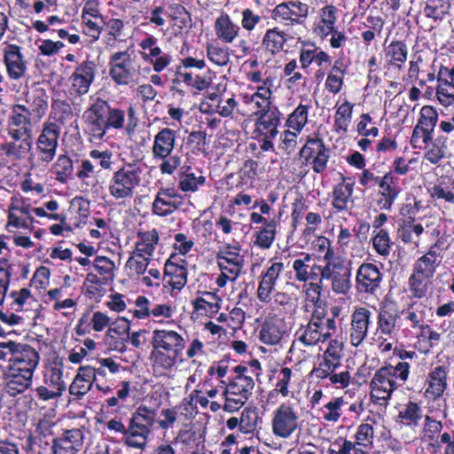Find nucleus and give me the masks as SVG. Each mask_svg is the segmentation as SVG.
I'll return each instance as SVG.
<instances>
[{
    "instance_id": "680f3d73",
    "label": "nucleus",
    "mask_w": 454,
    "mask_h": 454,
    "mask_svg": "<svg viewBox=\"0 0 454 454\" xmlns=\"http://www.w3.org/2000/svg\"><path fill=\"white\" fill-rule=\"evenodd\" d=\"M355 105L345 100L340 105L334 114V130L337 133H346L352 119L353 108Z\"/></svg>"
},
{
    "instance_id": "423d86ee",
    "label": "nucleus",
    "mask_w": 454,
    "mask_h": 454,
    "mask_svg": "<svg viewBox=\"0 0 454 454\" xmlns=\"http://www.w3.org/2000/svg\"><path fill=\"white\" fill-rule=\"evenodd\" d=\"M142 169L139 166L126 163L114 171L108 182V192L115 200H127L134 197L141 184Z\"/></svg>"
},
{
    "instance_id": "412c9836",
    "label": "nucleus",
    "mask_w": 454,
    "mask_h": 454,
    "mask_svg": "<svg viewBox=\"0 0 454 454\" xmlns=\"http://www.w3.org/2000/svg\"><path fill=\"white\" fill-rule=\"evenodd\" d=\"M130 321L125 317H118L109 325L105 342L109 350L123 354L127 351L129 340Z\"/></svg>"
},
{
    "instance_id": "6e6552de",
    "label": "nucleus",
    "mask_w": 454,
    "mask_h": 454,
    "mask_svg": "<svg viewBox=\"0 0 454 454\" xmlns=\"http://www.w3.org/2000/svg\"><path fill=\"white\" fill-rule=\"evenodd\" d=\"M254 128L253 137L261 142L262 152L274 151L273 140L278 135V127L281 123L282 113L278 106L266 109L263 112H254Z\"/></svg>"
},
{
    "instance_id": "20e7f679",
    "label": "nucleus",
    "mask_w": 454,
    "mask_h": 454,
    "mask_svg": "<svg viewBox=\"0 0 454 454\" xmlns=\"http://www.w3.org/2000/svg\"><path fill=\"white\" fill-rule=\"evenodd\" d=\"M410 373L411 365L405 361H399L395 365L386 364L377 369L369 383L372 401L387 405L393 394L408 380Z\"/></svg>"
},
{
    "instance_id": "5fc2aeb1",
    "label": "nucleus",
    "mask_w": 454,
    "mask_h": 454,
    "mask_svg": "<svg viewBox=\"0 0 454 454\" xmlns=\"http://www.w3.org/2000/svg\"><path fill=\"white\" fill-rule=\"evenodd\" d=\"M124 20L118 18H108L106 16L104 27V43L106 48H113L116 42L123 35Z\"/></svg>"
},
{
    "instance_id": "de8ad7c7",
    "label": "nucleus",
    "mask_w": 454,
    "mask_h": 454,
    "mask_svg": "<svg viewBox=\"0 0 454 454\" xmlns=\"http://www.w3.org/2000/svg\"><path fill=\"white\" fill-rule=\"evenodd\" d=\"M323 285L321 283L309 282L308 288L304 290L307 299L314 304L310 319L317 321H324L328 318L326 303L321 300Z\"/></svg>"
},
{
    "instance_id": "b1692460",
    "label": "nucleus",
    "mask_w": 454,
    "mask_h": 454,
    "mask_svg": "<svg viewBox=\"0 0 454 454\" xmlns=\"http://www.w3.org/2000/svg\"><path fill=\"white\" fill-rule=\"evenodd\" d=\"M400 318V310L394 302L382 301L377 311L376 333L387 337L385 340L395 337L397 320Z\"/></svg>"
},
{
    "instance_id": "0e129e2a",
    "label": "nucleus",
    "mask_w": 454,
    "mask_h": 454,
    "mask_svg": "<svg viewBox=\"0 0 454 454\" xmlns=\"http://www.w3.org/2000/svg\"><path fill=\"white\" fill-rule=\"evenodd\" d=\"M415 303L409 304L408 308L403 310H400V317H403V333L407 336V332H410V329L417 330L419 327L422 326V324L425 322V311H418L413 309V306Z\"/></svg>"
},
{
    "instance_id": "a878e982",
    "label": "nucleus",
    "mask_w": 454,
    "mask_h": 454,
    "mask_svg": "<svg viewBox=\"0 0 454 454\" xmlns=\"http://www.w3.org/2000/svg\"><path fill=\"white\" fill-rule=\"evenodd\" d=\"M164 279L174 290H182L187 284L188 269L185 259L172 253L166 260L163 270Z\"/></svg>"
},
{
    "instance_id": "052dcab7",
    "label": "nucleus",
    "mask_w": 454,
    "mask_h": 454,
    "mask_svg": "<svg viewBox=\"0 0 454 454\" xmlns=\"http://www.w3.org/2000/svg\"><path fill=\"white\" fill-rule=\"evenodd\" d=\"M301 333L299 336V340L306 347L315 346L319 342H325L331 339L333 333L325 332V334H320L317 331L314 321L309 319L308 324L301 329Z\"/></svg>"
},
{
    "instance_id": "dca6fc26",
    "label": "nucleus",
    "mask_w": 454,
    "mask_h": 454,
    "mask_svg": "<svg viewBox=\"0 0 454 454\" xmlns=\"http://www.w3.org/2000/svg\"><path fill=\"white\" fill-rule=\"evenodd\" d=\"M269 263L270 265L261 272L256 291L257 299L262 303H269L272 301V294L285 270L283 262L270 260Z\"/></svg>"
},
{
    "instance_id": "4be33fe9",
    "label": "nucleus",
    "mask_w": 454,
    "mask_h": 454,
    "mask_svg": "<svg viewBox=\"0 0 454 454\" xmlns=\"http://www.w3.org/2000/svg\"><path fill=\"white\" fill-rule=\"evenodd\" d=\"M449 365L433 366L427 374V387L424 398L428 402H437L448 388Z\"/></svg>"
},
{
    "instance_id": "6ab92c4d",
    "label": "nucleus",
    "mask_w": 454,
    "mask_h": 454,
    "mask_svg": "<svg viewBox=\"0 0 454 454\" xmlns=\"http://www.w3.org/2000/svg\"><path fill=\"white\" fill-rule=\"evenodd\" d=\"M3 50V61L8 78L11 81H20L26 76L27 62L18 44L4 43Z\"/></svg>"
},
{
    "instance_id": "c756f323",
    "label": "nucleus",
    "mask_w": 454,
    "mask_h": 454,
    "mask_svg": "<svg viewBox=\"0 0 454 454\" xmlns=\"http://www.w3.org/2000/svg\"><path fill=\"white\" fill-rule=\"evenodd\" d=\"M97 74V65L94 60L85 59L79 63L74 73L69 77L72 88L78 96L85 95L89 92Z\"/></svg>"
},
{
    "instance_id": "ddd939ff",
    "label": "nucleus",
    "mask_w": 454,
    "mask_h": 454,
    "mask_svg": "<svg viewBox=\"0 0 454 454\" xmlns=\"http://www.w3.org/2000/svg\"><path fill=\"white\" fill-rule=\"evenodd\" d=\"M109 76L117 86L130 85L136 81L135 60L128 50L118 51L109 56Z\"/></svg>"
},
{
    "instance_id": "6e6d98bb",
    "label": "nucleus",
    "mask_w": 454,
    "mask_h": 454,
    "mask_svg": "<svg viewBox=\"0 0 454 454\" xmlns=\"http://www.w3.org/2000/svg\"><path fill=\"white\" fill-rule=\"evenodd\" d=\"M448 137L440 135L429 142L426 147L424 158L431 164H438L446 156Z\"/></svg>"
},
{
    "instance_id": "473e14b6",
    "label": "nucleus",
    "mask_w": 454,
    "mask_h": 454,
    "mask_svg": "<svg viewBox=\"0 0 454 454\" xmlns=\"http://www.w3.org/2000/svg\"><path fill=\"white\" fill-rule=\"evenodd\" d=\"M372 312L364 307L356 308L351 315L350 343L358 347L365 339L371 323Z\"/></svg>"
},
{
    "instance_id": "7c9ffc66",
    "label": "nucleus",
    "mask_w": 454,
    "mask_h": 454,
    "mask_svg": "<svg viewBox=\"0 0 454 454\" xmlns=\"http://www.w3.org/2000/svg\"><path fill=\"white\" fill-rule=\"evenodd\" d=\"M354 179L344 176H341L340 181L333 186L331 206L335 214L344 213L349 210L348 204L354 201Z\"/></svg>"
},
{
    "instance_id": "1a4fd4ad",
    "label": "nucleus",
    "mask_w": 454,
    "mask_h": 454,
    "mask_svg": "<svg viewBox=\"0 0 454 454\" xmlns=\"http://www.w3.org/2000/svg\"><path fill=\"white\" fill-rule=\"evenodd\" d=\"M60 126L50 121H44L35 139V148L29 160L37 166H48L56 157L60 137Z\"/></svg>"
},
{
    "instance_id": "58836bf2",
    "label": "nucleus",
    "mask_w": 454,
    "mask_h": 454,
    "mask_svg": "<svg viewBox=\"0 0 454 454\" xmlns=\"http://www.w3.org/2000/svg\"><path fill=\"white\" fill-rule=\"evenodd\" d=\"M385 68L402 70L408 57V47L403 41L393 40L383 48Z\"/></svg>"
},
{
    "instance_id": "e433bc0d",
    "label": "nucleus",
    "mask_w": 454,
    "mask_h": 454,
    "mask_svg": "<svg viewBox=\"0 0 454 454\" xmlns=\"http://www.w3.org/2000/svg\"><path fill=\"white\" fill-rule=\"evenodd\" d=\"M214 31L220 42L231 44L239 37L241 27L226 12L222 11L215 20Z\"/></svg>"
},
{
    "instance_id": "864d4df0",
    "label": "nucleus",
    "mask_w": 454,
    "mask_h": 454,
    "mask_svg": "<svg viewBox=\"0 0 454 454\" xmlns=\"http://www.w3.org/2000/svg\"><path fill=\"white\" fill-rule=\"evenodd\" d=\"M399 421L406 427H417L422 419V409L419 403L409 400L397 414Z\"/></svg>"
},
{
    "instance_id": "4c0bfd02",
    "label": "nucleus",
    "mask_w": 454,
    "mask_h": 454,
    "mask_svg": "<svg viewBox=\"0 0 454 454\" xmlns=\"http://www.w3.org/2000/svg\"><path fill=\"white\" fill-rule=\"evenodd\" d=\"M25 101L28 106V112L37 121L46 114L49 108V95L47 90L39 84H34L25 93Z\"/></svg>"
},
{
    "instance_id": "39448f33",
    "label": "nucleus",
    "mask_w": 454,
    "mask_h": 454,
    "mask_svg": "<svg viewBox=\"0 0 454 454\" xmlns=\"http://www.w3.org/2000/svg\"><path fill=\"white\" fill-rule=\"evenodd\" d=\"M176 131L165 127L154 135L151 147L152 158L160 162L159 169L161 175L172 176L181 166L182 158L175 153L177 135Z\"/></svg>"
},
{
    "instance_id": "f8f14e48",
    "label": "nucleus",
    "mask_w": 454,
    "mask_h": 454,
    "mask_svg": "<svg viewBox=\"0 0 454 454\" xmlns=\"http://www.w3.org/2000/svg\"><path fill=\"white\" fill-rule=\"evenodd\" d=\"M323 280L331 281V289L335 294H348L352 286L350 262L338 255L334 261L325 263L317 283L323 285Z\"/></svg>"
},
{
    "instance_id": "3c124183",
    "label": "nucleus",
    "mask_w": 454,
    "mask_h": 454,
    "mask_svg": "<svg viewBox=\"0 0 454 454\" xmlns=\"http://www.w3.org/2000/svg\"><path fill=\"white\" fill-rule=\"evenodd\" d=\"M218 387L223 388L222 395L224 399L223 410L229 413L239 411L248 401L250 396L238 393V391L226 387L225 380L219 381Z\"/></svg>"
},
{
    "instance_id": "a18cd8bd",
    "label": "nucleus",
    "mask_w": 454,
    "mask_h": 454,
    "mask_svg": "<svg viewBox=\"0 0 454 454\" xmlns=\"http://www.w3.org/2000/svg\"><path fill=\"white\" fill-rule=\"evenodd\" d=\"M67 212V223L73 231L81 229L89 219L90 214V202L82 197H75L71 200Z\"/></svg>"
},
{
    "instance_id": "37998d69",
    "label": "nucleus",
    "mask_w": 454,
    "mask_h": 454,
    "mask_svg": "<svg viewBox=\"0 0 454 454\" xmlns=\"http://www.w3.org/2000/svg\"><path fill=\"white\" fill-rule=\"evenodd\" d=\"M288 34L281 29L279 27L275 26L267 28L262 37V46L265 52L270 56H277L283 51H286L285 46L288 41Z\"/></svg>"
},
{
    "instance_id": "79ce46f5",
    "label": "nucleus",
    "mask_w": 454,
    "mask_h": 454,
    "mask_svg": "<svg viewBox=\"0 0 454 454\" xmlns=\"http://www.w3.org/2000/svg\"><path fill=\"white\" fill-rule=\"evenodd\" d=\"M183 352L152 349L149 359L152 364L153 370L159 375H165L171 372L180 360Z\"/></svg>"
},
{
    "instance_id": "bf43d9fd",
    "label": "nucleus",
    "mask_w": 454,
    "mask_h": 454,
    "mask_svg": "<svg viewBox=\"0 0 454 454\" xmlns=\"http://www.w3.org/2000/svg\"><path fill=\"white\" fill-rule=\"evenodd\" d=\"M106 16L89 17L81 19V27L83 35L90 38V43L97 42L104 31Z\"/></svg>"
},
{
    "instance_id": "338daca9",
    "label": "nucleus",
    "mask_w": 454,
    "mask_h": 454,
    "mask_svg": "<svg viewBox=\"0 0 454 454\" xmlns=\"http://www.w3.org/2000/svg\"><path fill=\"white\" fill-rule=\"evenodd\" d=\"M258 161L252 159L246 160L237 173L239 180L236 187H242L248 184L253 185L258 177Z\"/></svg>"
},
{
    "instance_id": "c9c22d12",
    "label": "nucleus",
    "mask_w": 454,
    "mask_h": 454,
    "mask_svg": "<svg viewBox=\"0 0 454 454\" xmlns=\"http://www.w3.org/2000/svg\"><path fill=\"white\" fill-rule=\"evenodd\" d=\"M225 384L238 393H243L246 397L252 395L254 387V380L249 368L242 364L231 368V374L225 380Z\"/></svg>"
},
{
    "instance_id": "f257e3e1",
    "label": "nucleus",
    "mask_w": 454,
    "mask_h": 454,
    "mask_svg": "<svg viewBox=\"0 0 454 454\" xmlns=\"http://www.w3.org/2000/svg\"><path fill=\"white\" fill-rule=\"evenodd\" d=\"M91 102L82 114V127L84 136L90 143L105 141L110 131L134 129L131 120L135 109L129 106L127 110L101 97L90 98Z\"/></svg>"
},
{
    "instance_id": "7ed1b4c3",
    "label": "nucleus",
    "mask_w": 454,
    "mask_h": 454,
    "mask_svg": "<svg viewBox=\"0 0 454 454\" xmlns=\"http://www.w3.org/2000/svg\"><path fill=\"white\" fill-rule=\"evenodd\" d=\"M326 349L318 356L317 364L310 372V376L318 382L328 380L326 387L333 386L339 389L348 387L351 383V374L348 369L337 372L342 366L344 344L338 339L328 340Z\"/></svg>"
},
{
    "instance_id": "f704fd0d",
    "label": "nucleus",
    "mask_w": 454,
    "mask_h": 454,
    "mask_svg": "<svg viewBox=\"0 0 454 454\" xmlns=\"http://www.w3.org/2000/svg\"><path fill=\"white\" fill-rule=\"evenodd\" d=\"M338 9L333 4L320 8L318 17L313 23L312 33L320 40H325L336 27Z\"/></svg>"
},
{
    "instance_id": "2eb2a0df",
    "label": "nucleus",
    "mask_w": 454,
    "mask_h": 454,
    "mask_svg": "<svg viewBox=\"0 0 454 454\" xmlns=\"http://www.w3.org/2000/svg\"><path fill=\"white\" fill-rule=\"evenodd\" d=\"M297 409L293 403H282L271 414L272 434L278 438H289L300 425Z\"/></svg>"
},
{
    "instance_id": "cd10ccee",
    "label": "nucleus",
    "mask_w": 454,
    "mask_h": 454,
    "mask_svg": "<svg viewBox=\"0 0 454 454\" xmlns=\"http://www.w3.org/2000/svg\"><path fill=\"white\" fill-rule=\"evenodd\" d=\"M83 442L82 428L66 429L52 439L50 454H76L82 449Z\"/></svg>"
},
{
    "instance_id": "a211bd4d",
    "label": "nucleus",
    "mask_w": 454,
    "mask_h": 454,
    "mask_svg": "<svg viewBox=\"0 0 454 454\" xmlns=\"http://www.w3.org/2000/svg\"><path fill=\"white\" fill-rule=\"evenodd\" d=\"M377 185L374 199L377 207L380 210L390 211L402 192L399 177H394L392 173H385Z\"/></svg>"
},
{
    "instance_id": "72a5a7b5",
    "label": "nucleus",
    "mask_w": 454,
    "mask_h": 454,
    "mask_svg": "<svg viewBox=\"0 0 454 454\" xmlns=\"http://www.w3.org/2000/svg\"><path fill=\"white\" fill-rule=\"evenodd\" d=\"M111 324V317L107 314L101 311L92 312L91 309H88L78 319L75 333L79 336H83L90 333L91 330L102 332Z\"/></svg>"
},
{
    "instance_id": "4d7b16f0",
    "label": "nucleus",
    "mask_w": 454,
    "mask_h": 454,
    "mask_svg": "<svg viewBox=\"0 0 454 454\" xmlns=\"http://www.w3.org/2000/svg\"><path fill=\"white\" fill-rule=\"evenodd\" d=\"M52 172L55 178L60 184H67L68 180L74 179V161L67 154H61L52 165Z\"/></svg>"
},
{
    "instance_id": "f3484780",
    "label": "nucleus",
    "mask_w": 454,
    "mask_h": 454,
    "mask_svg": "<svg viewBox=\"0 0 454 454\" xmlns=\"http://www.w3.org/2000/svg\"><path fill=\"white\" fill-rule=\"evenodd\" d=\"M251 224H262L253 233V244L261 250L270 249L277 236L278 222L275 218L268 219L261 215L252 212L249 215Z\"/></svg>"
},
{
    "instance_id": "c85d7f7f",
    "label": "nucleus",
    "mask_w": 454,
    "mask_h": 454,
    "mask_svg": "<svg viewBox=\"0 0 454 454\" xmlns=\"http://www.w3.org/2000/svg\"><path fill=\"white\" fill-rule=\"evenodd\" d=\"M312 254L302 252L292 262V269L294 272V279L299 283H303L304 290L308 288L307 284L319 281L321 269L323 265L313 262L311 264Z\"/></svg>"
},
{
    "instance_id": "5701e85b",
    "label": "nucleus",
    "mask_w": 454,
    "mask_h": 454,
    "mask_svg": "<svg viewBox=\"0 0 454 454\" xmlns=\"http://www.w3.org/2000/svg\"><path fill=\"white\" fill-rule=\"evenodd\" d=\"M157 43L158 39L155 36L148 35L140 41L138 45L143 50L142 59L153 65L155 73H160L170 65L173 59L169 53L163 52Z\"/></svg>"
},
{
    "instance_id": "13d9d810",
    "label": "nucleus",
    "mask_w": 454,
    "mask_h": 454,
    "mask_svg": "<svg viewBox=\"0 0 454 454\" xmlns=\"http://www.w3.org/2000/svg\"><path fill=\"white\" fill-rule=\"evenodd\" d=\"M74 116V112L71 105L64 99H52L51 110L50 113V119L55 122L56 125H65Z\"/></svg>"
},
{
    "instance_id": "9d476101",
    "label": "nucleus",
    "mask_w": 454,
    "mask_h": 454,
    "mask_svg": "<svg viewBox=\"0 0 454 454\" xmlns=\"http://www.w3.org/2000/svg\"><path fill=\"white\" fill-rule=\"evenodd\" d=\"M4 353L5 354L4 362H8L7 367L12 369L34 374L39 364V353L27 343L12 340H4Z\"/></svg>"
},
{
    "instance_id": "bb28decb",
    "label": "nucleus",
    "mask_w": 454,
    "mask_h": 454,
    "mask_svg": "<svg viewBox=\"0 0 454 454\" xmlns=\"http://www.w3.org/2000/svg\"><path fill=\"white\" fill-rule=\"evenodd\" d=\"M184 205V197L174 187L159 189L153 202L152 212L158 216H168Z\"/></svg>"
},
{
    "instance_id": "e2e57ef3",
    "label": "nucleus",
    "mask_w": 454,
    "mask_h": 454,
    "mask_svg": "<svg viewBox=\"0 0 454 454\" xmlns=\"http://www.w3.org/2000/svg\"><path fill=\"white\" fill-rule=\"evenodd\" d=\"M293 376V371L289 367H282L278 373V381L275 388L269 392L267 402L281 395L282 397H287L290 395L289 384Z\"/></svg>"
},
{
    "instance_id": "2f4dec72",
    "label": "nucleus",
    "mask_w": 454,
    "mask_h": 454,
    "mask_svg": "<svg viewBox=\"0 0 454 454\" xmlns=\"http://www.w3.org/2000/svg\"><path fill=\"white\" fill-rule=\"evenodd\" d=\"M152 349L183 352L185 340L181 334L173 330L155 329L152 333Z\"/></svg>"
},
{
    "instance_id": "4468645a",
    "label": "nucleus",
    "mask_w": 454,
    "mask_h": 454,
    "mask_svg": "<svg viewBox=\"0 0 454 454\" xmlns=\"http://www.w3.org/2000/svg\"><path fill=\"white\" fill-rule=\"evenodd\" d=\"M309 14V6L300 0H286L278 4L270 17L284 27L303 25Z\"/></svg>"
},
{
    "instance_id": "09e8293b",
    "label": "nucleus",
    "mask_w": 454,
    "mask_h": 454,
    "mask_svg": "<svg viewBox=\"0 0 454 454\" xmlns=\"http://www.w3.org/2000/svg\"><path fill=\"white\" fill-rule=\"evenodd\" d=\"M433 286V278L413 271L408 278V287L411 298L422 300L430 293Z\"/></svg>"
},
{
    "instance_id": "603ef678",
    "label": "nucleus",
    "mask_w": 454,
    "mask_h": 454,
    "mask_svg": "<svg viewBox=\"0 0 454 454\" xmlns=\"http://www.w3.org/2000/svg\"><path fill=\"white\" fill-rule=\"evenodd\" d=\"M137 241L135 243V253L141 254L151 258L159 243L160 236L156 229L147 231H138Z\"/></svg>"
},
{
    "instance_id": "f03ea898",
    "label": "nucleus",
    "mask_w": 454,
    "mask_h": 454,
    "mask_svg": "<svg viewBox=\"0 0 454 454\" xmlns=\"http://www.w3.org/2000/svg\"><path fill=\"white\" fill-rule=\"evenodd\" d=\"M32 114L28 107L22 104H14L7 118V135L12 139L0 144V151L5 157L13 160L24 159L33 145Z\"/></svg>"
},
{
    "instance_id": "49530a36",
    "label": "nucleus",
    "mask_w": 454,
    "mask_h": 454,
    "mask_svg": "<svg viewBox=\"0 0 454 454\" xmlns=\"http://www.w3.org/2000/svg\"><path fill=\"white\" fill-rule=\"evenodd\" d=\"M94 382L92 366H80L77 374L69 386V394L79 400L91 389Z\"/></svg>"
},
{
    "instance_id": "69168bd1",
    "label": "nucleus",
    "mask_w": 454,
    "mask_h": 454,
    "mask_svg": "<svg viewBox=\"0 0 454 454\" xmlns=\"http://www.w3.org/2000/svg\"><path fill=\"white\" fill-rule=\"evenodd\" d=\"M450 9V4L448 0H427L423 12L427 18L437 21L442 20Z\"/></svg>"
},
{
    "instance_id": "774afa93",
    "label": "nucleus",
    "mask_w": 454,
    "mask_h": 454,
    "mask_svg": "<svg viewBox=\"0 0 454 454\" xmlns=\"http://www.w3.org/2000/svg\"><path fill=\"white\" fill-rule=\"evenodd\" d=\"M167 16L173 21L175 26L181 29L187 27L192 21L191 14L186 8L176 2L168 4Z\"/></svg>"
},
{
    "instance_id": "ea45409f",
    "label": "nucleus",
    "mask_w": 454,
    "mask_h": 454,
    "mask_svg": "<svg viewBox=\"0 0 454 454\" xmlns=\"http://www.w3.org/2000/svg\"><path fill=\"white\" fill-rule=\"evenodd\" d=\"M286 333L285 322L276 317L266 318L261 325L259 340L261 342L273 346L280 343Z\"/></svg>"
},
{
    "instance_id": "a19ab883",
    "label": "nucleus",
    "mask_w": 454,
    "mask_h": 454,
    "mask_svg": "<svg viewBox=\"0 0 454 454\" xmlns=\"http://www.w3.org/2000/svg\"><path fill=\"white\" fill-rule=\"evenodd\" d=\"M4 375L6 380L5 391L12 397L24 393L32 386L34 376L32 373L7 367Z\"/></svg>"
},
{
    "instance_id": "c03bdc74",
    "label": "nucleus",
    "mask_w": 454,
    "mask_h": 454,
    "mask_svg": "<svg viewBox=\"0 0 454 454\" xmlns=\"http://www.w3.org/2000/svg\"><path fill=\"white\" fill-rule=\"evenodd\" d=\"M439 248L440 241L438 240L428 248L425 254L416 260L412 270L434 278L437 268L441 264Z\"/></svg>"
},
{
    "instance_id": "0eeeda50",
    "label": "nucleus",
    "mask_w": 454,
    "mask_h": 454,
    "mask_svg": "<svg viewBox=\"0 0 454 454\" xmlns=\"http://www.w3.org/2000/svg\"><path fill=\"white\" fill-rule=\"evenodd\" d=\"M332 150L318 133L307 137L299 151V159L305 167H309L313 173L323 174L328 168Z\"/></svg>"
},
{
    "instance_id": "aec40b11",
    "label": "nucleus",
    "mask_w": 454,
    "mask_h": 454,
    "mask_svg": "<svg viewBox=\"0 0 454 454\" xmlns=\"http://www.w3.org/2000/svg\"><path fill=\"white\" fill-rule=\"evenodd\" d=\"M383 273L374 263L364 262L356 271V288L359 294L374 295L380 288Z\"/></svg>"
},
{
    "instance_id": "393cba45",
    "label": "nucleus",
    "mask_w": 454,
    "mask_h": 454,
    "mask_svg": "<svg viewBox=\"0 0 454 454\" xmlns=\"http://www.w3.org/2000/svg\"><path fill=\"white\" fill-rule=\"evenodd\" d=\"M299 43V63L301 69L308 71L312 64L322 67L323 65L330 66L333 63L330 54L318 47L314 41L301 40L300 37Z\"/></svg>"
},
{
    "instance_id": "8fccbe9b",
    "label": "nucleus",
    "mask_w": 454,
    "mask_h": 454,
    "mask_svg": "<svg viewBox=\"0 0 454 454\" xmlns=\"http://www.w3.org/2000/svg\"><path fill=\"white\" fill-rule=\"evenodd\" d=\"M216 262L220 270L240 275L243 267V257L230 249L221 250L216 254Z\"/></svg>"
},
{
    "instance_id": "9b49d317",
    "label": "nucleus",
    "mask_w": 454,
    "mask_h": 454,
    "mask_svg": "<svg viewBox=\"0 0 454 454\" xmlns=\"http://www.w3.org/2000/svg\"><path fill=\"white\" fill-rule=\"evenodd\" d=\"M156 417V411L145 405H140L136 410L129 421L130 437L127 441L131 444V448L144 450L146 447Z\"/></svg>"
}]
</instances>
